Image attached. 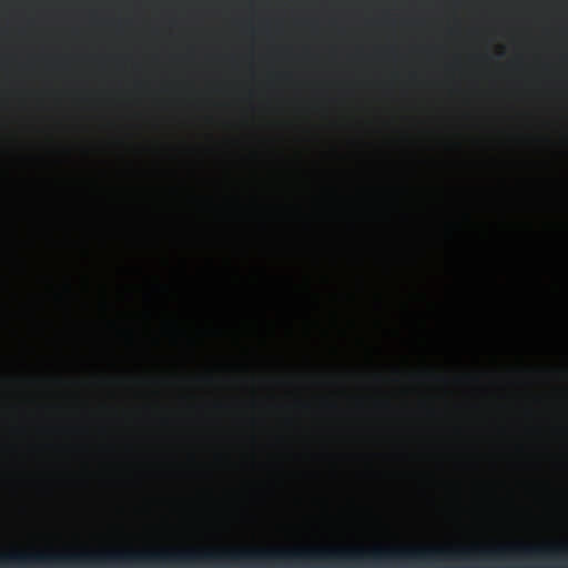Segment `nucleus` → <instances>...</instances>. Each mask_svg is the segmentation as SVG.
Segmentation results:
<instances>
[{"mask_svg": "<svg viewBox=\"0 0 568 568\" xmlns=\"http://www.w3.org/2000/svg\"><path fill=\"white\" fill-rule=\"evenodd\" d=\"M407 426H420V427H425V426H440V425H424V424H420V425H407Z\"/></svg>", "mask_w": 568, "mask_h": 568, "instance_id": "0eeeda50", "label": "nucleus"}, {"mask_svg": "<svg viewBox=\"0 0 568 568\" xmlns=\"http://www.w3.org/2000/svg\"><path fill=\"white\" fill-rule=\"evenodd\" d=\"M444 554L440 547H375L363 548H301V549H229V550H113V562H193L230 559L233 561H275V560H351L366 558L373 561L410 560L433 564Z\"/></svg>", "mask_w": 568, "mask_h": 568, "instance_id": "f257e3e1", "label": "nucleus"}, {"mask_svg": "<svg viewBox=\"0 0 568 568\" xmlns=\"http://www.w3.org/2000/svg\"><path fill=\"white\" fill-rule=\"evenodd\" d=\"M568 551V547L556 545H494L480 549V556L486 561H503L509 556L521 554L527 557H556Z\"/></svg>", "mask_w": 568, "mask_h": 568, "instance_id": "7ed1b4c3", "label": "nucleus"}, {"mask_svg": "<svg viewBox=\"0 0 568 568\" xmlns=\"http://www.w3.org/2000/svg\"><path fill=\"white\" fill-rule=\"evenodd\" d=\"M418 384L424 386V390L418 394L417 406L422 410H430L440 397L442 387L445 384V377L433 366H424L414 375Z\"/></svg>", "mask_w": 568, "mask_h": 568, "instance_id": "20e7f679", "label": "nucleus"}, {"mask_svg": "<svg viewBox=\"0 0 568 568\" xmlns=\"http://www.w3.org/2000/svg\"><path fill=\"white\" fill-rule=\"evenodd\" d=\"M488 376L490 378V382L495 383V375H494V372H489L488 373Z\"/></svg>", "mask_w": 568, "mask_h": 568, "instance_id": "423d86ee", "label": "nucleus"}, {"mask_svg": "<svg viewBox=\"0 0 568 568\" xmlns=\"http://www.w3.org/2000/svg\"><path fill=\"white\" fill-rule=\"evenodd\" d=\"M468 156H467V97L464 95L463 149V373L467 372L468 354Z\"/></svg>", "mask_w": 568, "mask_h": 568, "instance_id": "f03ea898", "label": "nucleus"}, {"mask_svg": "<svg viewBox=\"0 0 568 568\" xmlns=\"http://www.w3.org/2000/svg\"><path fill=\"white\" fill-rule=\"evenodd\" d=\"M496 399H497V397H496V396H494V394H493V393H488V400H489L490 403H491V402H494V400H496Z\"/></svg>", "mask_w": 568, "mask_h": 568, "instance_id": "39448f33", "label": "nucleus"}]
</instances>
